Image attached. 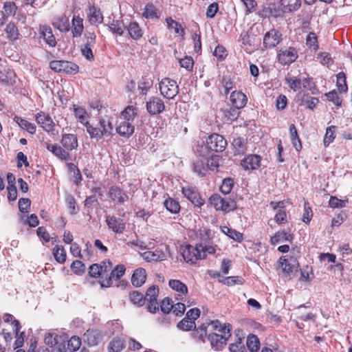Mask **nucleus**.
Returning <instances> with one entry per match:
<instances>
[{
	"instance_id": "23",
	"label": "nucleus",
	"mask_w": 352,
	"mask_h": 352,
	"mask_svg": "<svg viewBox=\"0 0 352 352\" xmlns=\"http://www.w3.org/2000/svg\"><path fill=\"white\" fill-rule=\"evenodd\" d=\"M52 25L61 32H68L70 30L69 17L65 14L54 18L52 21Z\"/></svg>"
},
{
	"instance_id": "16",
	"label": "nucleus",
	"mask_w": 352,
	"mask_h": 352,
	"mask_svg": "<svg viewBox=\"0 0 352 352\" xmlns=\"http://www.w3.org/2000/svg\"><path fill=\"white\" fill-rule=\"evenodd\" d=\"M261 162V157L260 155L251 154L245 156L241 161V165L245 170H253L260 167Z\"/></svg>"
},
{
	"instance_id": "20",
	"label": "nucleus",
	"mask_w": 352,
	"mask_h": 352,
	"mask_svg": "<svg viewBox=\"0 0 352 352\" xmlns=\"http://www.w3.org/2000/svg\"><path fill=\"white\" fill-rule=\"evenodd\" d=\"M230 100L232 106L241 109L245 106L248 98L242 91L235 90L231 93Z\"/></svg>"
},
{
	"instance_id": "45",
	"label": "nucleus",
	"mask_w": 352,
	"mask_h": 352,
	"mask_svg": "<svg viewBox=\"0 0 352 352\" xmlns=\"http://www.w3.org/2000/svg\"><path fill=\"white\" fill-rule=\"evenodd\" d=\"M63 340H65L63 336L50 333L45 337V343L50 347L53 348L61 342Z\"/></svg>"
},
{
	"instance_id": "48",
	"label": "nucleus",
	"mask_w": 352,
	"mask_h": 352,
	"mask_svg": "<svg viewBox=\"0 0 352 352\" xmlns=\"http://www.w3.org/2000/svg\"><path fill=\"white\" fill-rule=\"evenodd\" d=\"M239 109L232 106L224 110L223 116L228 121L233 122L236 120L239 115Z\"/></svg>"
},
{
	"instance_id": "30",
	"label": "nucleus",
	"mask_w": 352,
	"mask_h": 352,
	"mask_svg": "<svg viewBox=\"0 0 352 352\" xmlns=\"http://www.w3.org/2000/svg\"><path fill=\"white\" fill-rule=\"evenodd\" d=\"M280 5L284 12H292L300 8L301 0H280Z\"/></svg>"
},
{
	"instance_id": "37",
	"label": "nucleus",
	"mask_w": 352,
	"mask_h": 352,
	"mask_svg": "<svg viewBox=\"0 0 352 352\" xmlns=\"http://www.w3.org/2000/svg\"><path fill=\"white\" fill-rule=\"evenodd\" d=\"M127 30L130 36L134 40H139L143 36L142 30L141 29L139 24L135 21L131 22L129 24Z\"/></svg>"
},
{
	"instance_id": "31",
	"label": "nucleus",
	"mask_w": 352,
	"mask_h": 352,
	"mask_svg": "<svg viewBox=\"0 0 352 352\" xmlns=\"http://www.w3.org/2000/svg\"><path fill=\"white\" fill-rule=\"evenodd\" d=\"M100 338V331L96 329H88L84 334V340L89 346L97 345Z\"/></svg>"
},
{
	"instance_id": "13",
	"label": "nucleus",
	"mask_w": 352,
	"mask_h": 352,
	"mask_svg": "<svg viewBox=\"0 0 352 352\" xmlns=\"http://www.w3.org/2000/svg\"><path fill=\"white\" fill-rule=\"evenodd\" d=\"M36 122L45 131L51 132L54 130L55 123L49 113L40 111L35 116Z\"/></svg>"
},
{
	"instance_id": "4",
	"label": "nucleus",
	"mask_w": 352,
	"mask_h": 352,
	"mask_svg": "<svg viewBox=\"0 0 352 352\" xmlns=\"http://www.w3.org/2000/svg\"><path fill=\"white\" fill-rule=\"evenodd\" d=\"M208 201L216 210L229 212L236 208V204L234 201L231 199L223 198L218 194L210 196Z\"/></svg>"
},
{
	"instance_id": "41",
	"label": "nucleus",
	"mask_w": 352,
	"mask_h": 352,
	"mask_svg": "<svg viewBox=\"0 0 352 352\" xmlns=\"http://www.w3.org/2000/svg\"><path fill=\"white\" fill-rule=\"evenodd\" d=\"M246 345L250 351L256 352L260 349V341L256 336L250 334L247 338Z\"/></svg>"
},
{
	"instance_id": "44",
	"label": "nucleus",
	"mask_w": 352,
	"mask_h": 352,
	"mask_svg": "<svg viewBox=\"0 0 352 352\" xmlns=\"http://www.w3.org/2000/svg\"><path fill=\"white\" fill-rule=\"evenodd\" d=\"M100 126L102 128L101 131L103 135L111 136L113 135V124L111 122L108 120H106L103 118H99Z\"/></svg>"
},
{
	"instance_id": "18",
	"label": "nucleus",
	"mask_w": 352,
	"mask_h": 352,
	"mask_svg": "<svg viewBox=\"0 0 352 352\" xmlns=\"http://www.w3.org/2000/svg\"><path fill=\"white\" fill-rule=\"evenodd\" d=\"M279 263L282 267L283 272L287 275H290L294 271H296L298 267V261L292 256L289 258L281 256L279 258Z\"/></svg>"
},
{
	"instance_id": "34",
	"label": "nucleus",
	"mask_w": 352,
	"mask_h": 352,
	"mask_svg": "<svg viewBox=\"0 0 352 352\" xmlns=\"http://www.w3.org/2000/svg\"><path fill=\"white\" fill-rule=\"evenodd\" d=\"M73 110L74 113V116L77 119L78 122L81 123L82 124H88V118L89 114L85 110V108L78 106V104L73 105Z\"/></svg>"
},
{
	"instance_id": "17",
	"label": "nucleus",
	"mask_w": 352,
	"mask_h": 352,
	"mask_svg": "<svg viewBox=\"0 0 352 352\" xmlns=\"http://www.w3.org/2000/svg\"><path fill=\"white\" fill-rule=\"evenodd\" d=\"M87 18L91 25L98 26L103 21V14L100 9L95 6H89L87 12Z\"/></svg>"
},
{
	"instance_id": "11",
	"label": "nucleus",
	"mask_w": 352,
	"mask_h": 352,
	"mask_svg": "<svg viewBox=\"0 0 352 352\" xmlns=\"http://www.w3.org/2000/svg\"><path fill=\"white\" fill-rule=\"evenodd\" d=\"M182 193L195 207L201 208L205 204V200L201 198L200 193L195 187L184 186L182 189Z\"/></svg>"
},
{
	"instance_id": "62",
	"label": "nucleus",
	"mask_w": 352,
	"mask_h": 352,
	"mask_svg": "<svg viewBox=\"0 0 352 352\" xmlns=\"http://www.w3.org/2000/svg\"><path fill=\"white\" fill-rule=\"evenodd\" d=\"M159 294V288L157 286L153 285L148 288L144 296L145 300H156Z\"/></svg>"
},
{
	"instance_id": "28",
	"label": "nucleus",
	"mask_w": 352,
	"mask_h": 352,
	"mask_svg": "<svg viewBox=\"0 0 352 352\" xmlns=\"http://www.w3.org/2000/svg\"><path fill=\"white\" fill-rule=\"evenodd\" d=\"M168 285L171 289L179 292L178 296L180 300H183L186 297L188 293V287L182 281L175 279L170 280Z\"/></svg>"
},
{
	"instance_id": "61",
	"label": "nucleus",
	"mask_w": 352,
	"mask_h": 352,
	"mask_svg": "<svg viewBox=\"0 0 352 352\" xmlns=\"http://www.w3.org/2000/svg\"><path fill=\"white\" fill-rule=\"evenodd\" d=\"M232 145L234 148L235 154H239L240 153L244 152L245 150L243 139L240 137L234 138Z\"/></svg>"
},
{
	"instance_id": "5",
	"label": "nucleus",
	"mask_w": 352,
	"mask_h": 352,
	"mask_svg": "<svg viewBox=\"0 0 352 352\" xmlns=\"http://www.w3.org/2000/svg\"><path fill=\"white\" fill-rule=\"evenodd\" d=\"M298 58V50L292 46L281 47L277 52V60L281 65H289Z\"/></svg>"
},
{
	"instance_id": "46",
	"label": "nucleus",
	"mask_w": 352,
	"mask_h": 352,
	"mask_svg": "<svg viewBox=\"0 0 352 352\" xmlns=\"http://www.w3.org/2000/svg\"><path fill=\"white\" fill-rule=\"evenodd\" d=\"M130 301L136 305L142 306L145 303V298L143 294L138 291H132L129 294Z\"/></svg>"
},
{
	"instance_id": "60",
	"label": "nucleus",
	"mask_w": 352,
	"mask_h": 352,
	"mask_svg": "<svg viewBox=\"0 0 352 352\" xmlns=\"http://www.w3.org/2000/svg\"><path fill=\"white\" fill-rule=\"evenodd\" d=\"M213 54L217 58L218 61H222L228 56V51L224 46L218 45L215 47Z\"/></svg>"
},
{
	"instance_id": "35",
	"label": "nucleus",
	"mask_w": 352,
	"mask_h": 352,
	"mask_svg": "<svg viewBox=\"0 0 352 352\" xmlns=\"http://www.w3.org/2000/svg\"><path fill=\"white\" fill-rule=\"evenodd\" d=\"M292 240L293 236L290 233L285 231H278L271 237L270 242L271 244L275 245L285 241H292Z\"/></svg>"
},
{
	"instance_id": "32",
	"label": "nucleus",
	"mask_w": 352,
	"mask_h": 352,
	"mask_svg": "<svg viewBox=\"0 0 352 352\" xmlns=\"http://www.w3.org/2000/svg\"><path fill=\"white\" fill-rule=\"evenodd\" d=\"M16 74H15L14 69L10 67L5 68L2 72V74L0 75V80L7 85H14L16 82Z\"/></svg>"
},
{
	"instance_id": "2",
	"label": "nucleus",
	"mask_w": 352,
	"mask_h": 352,
	"mask_svg": "<svg viewBox=\"0 0 352 352\" xmlns=\"http://www.w3.org/2000/svg\"><path fill=\"white\" fill-rule=\"evenodd\" d=\"M217 332L208 335V340L212 346L219 348L225 344L231 336L232 326L230 324H221L219 320L211 321L208 324Z\"/></svg>"
},
{
	"instance_id": "57",
	"label": "nucleus",
	"mask_w": 352,
	"mask_h": 352,
	"mask_svg": "<svg viewBox=\"0 0 352 352\" xmlns=\"http://www.w3.org/2000/svg\"><path fill=\"white\" fill-rule=\"evenodd\" d=\"M109 28L111 32L119 36H122L124 33V23L122 21L113 20L109 24Z\"/></svg>"
},
{
	"instance_id": "56",
	"label": "nucleus",
	"mask_w": 352,
	"mask_h": 352,
	"mask_svg": "<svg viewBox=\"0 0 352 352\" xmlns=\"http://www.w3.org/2000/svg\"><path fill=\"white\" fill-rule=\"evenodd\" d=\"M81 346V339L78 336H74L67 341V349L71 351H78Z\"/></svg>"
},
{
	"instance_id": "21",
	"label": "nucleus",
	"mask_w": 352,
	"mask_h": 352,
	"mask_svg": "<svg viewBox=\"0 0 352 352\" xmlns=\"http://www.w3.org/2000/svg\"><path fill=\"white\" fill-rule=\"evenodd\" d=\"M13 332L15 334V341L13 344L14 349H17L23 345L25 340V333L21 332V324L19 320H14L11 324Z\"/></svg>"
},
{
	"instance_id": "52",
	"label": "nucleus",
	"mask_w": 352,
	"mask_h": 352,
	"mask_svg": "<svg viewBox=\"0 0 352 352\" xmlns=\"http://www.w3.org/2000/svg\"><path fill=\"white\" fill-rule=\"evenodd\" d=\"M192 336L198 340H204L207 335V326L205 324L200 325L198 328H194Z\"/></svg>"
},
{
	"instance_id": "6",
	"label": "nucleus",
	"mask_w": 352,
	"mask_h": 352,
	"mask_svg": "<svg viewBox=\"0 0 352 352\" xmlns=\"http://www.w3.org/2000/svg\"><path fill=\"white\" fill-rule=\"evenodd\" d=\"M159 85L161 94L168 100L173 99L179 93V85L171 78H163Z\"/></svg>"
},
{
	"instance_id": "25",
	"label": "nucleus",
	"mask_w": 352,
	"mask_h": 352,
	"mask_svg": "<svg viewBox=\"0 0 352 352\" xmlns=\"http://www.w3.org/2000/svg\"><path fill=\"white\" fill-rule=\"evenodd\" d=\"M39 30L40 34L45 43L50 47H55L56 45V41L54 35L53 34L52 28L47 25H41L40 26Z\"/></svg>"
},
{
	"instance_id": "58",
	"label": "nucleus",
	"mask_w": 352,
	"mask_h": 352,
	"mask_svg": "<svg viewBox=\"0 0 352 352\" xmlns=\"http://www.w3.org/2000/svg\"><path fill=\"white\" fill-rule=\"evenodd\" d=\"M234 184V182L233 179L230 177L224 179L222 182L221 186H220L221 192L225 195L229 194L232 190Z\"/></svg>"
},
{
	"instance_id": "9",
	"label": "nucleus",
	"mask_w": 352,
	"mask_h": 352,
	"mask_svg": "<svg viewBox=\"0 0 352 352\" xmlns=\"http://www.w3.org/2000/svg\"><path fill=\"white\" fill-rule=\"evenodd\" d=\"M227 144L224 137L218 133H212L206 139V146L212 151L222 152L226 149Z\"/></svg>"
},
{
	"instance_id": "38",
	"label": "nucleus",
	"mask_w": 352,
	"mask_h": 352,
	"mask_svg": "<svg viewBox=\"0 0 352 352\" xmlns=\"http://www.w3.org/2000/svg\"><path fill=\"white\" fill-rule=\"evenodd\" d=\"M5 32L7 34V38L11 41H15L19 38V31L14 22H10L7 24Z\"/></svg>"
},
{
	"instance_id": "59",
	"label": "nucleus",
	"mask_w": 352,
	"mask_h": 352,
	"mask_svg": "<svg viewBox=\"0 0 352 352\" xmlns=\"http://www.w3.org/2000/svg\"><path fill=\"white\" fill-rule=\"evenodd\" d=\"M72 271L76 275H82L85 271V264L79 260H76L71 264Z\"/></svg>"
},
{
	"instance_id": "53",
	"label": "nucleus",
	"mask_w": 352,
	"mask_h": 352,
	"mask_svg": "<svg viewBox=\"0 0 352 352\" xmlns=\"http://www.w3.org/2000/svg\"><path fill=\"white\" fill-rule=\"evenodd\" d=\"M177 327L182 331H190L196 327L195 322L188 317L184 318L177 325Z\"/></svg>"
},
{
	"instance_id": "51",
	"label": "nucleus",
	"mask_w": 352,
	"mask_h": 352,
	"mask_svg": "<svg viewBox=\"0 0 352 352\" xmlns=\"http://www.w3.org/2000/svg\"><path fill=\"white\" fill-rule=\"evenodd\" d=\"M306 45L307 46L314 51H317L319 48L318 37L316 34L314 32H309L306 38Z\"/></svg>"
},
{
	"instance_id": "33",
	"label": "nucleus",
	"mask_w": 352,
	"mask_h": 352,
	"mask_svg": "<svg viewBox=\"0 0 352 352\" xmlns=\"http://www.w3.org/2000/svg\"><path fill=\"white\" fill-rule=\"evenodd\" d=\"M14 121L23 130L27 131L30 134H34L36 131V126L34 123L29 122L28 120L15 116Z\"/></svg>"
},
{
	"instance_id": "15",
	"label": "nucleus",
	"mask_w": 352,
	"mask_h": 352,
	"mask_svg": "<svg viewBox=\"0 0 352 352\" xmlns=\"http://www.w3.org/2000/svg\"><path fill=\"white\" fill-rule=\"evenodd\" d=\"M126 268L124 265H118L113 270L111 269L110 271L109 276L107 277V279L101 280L102 287H110L113 283V280H117L120 279L125 272Z\"/></svg>"
},
{
	"instance_id": "42",
	"label": "nucleus",
	"mask_w": 352,
	"mask_h": 352,
	"mask_svg": "<svg viewBox=\"0 0 352 352\" xmlns=\"http://www.w3.org/2000/svg\"><path fill=\"white\" fill-rule=\"evenodd\" d=\"M221 230L225 234L236 241L241 242L243 240V234L236 230L228 226H222L221 227Z\"/></svg>"
},
{
	"instance_id": "7",
	"label": "nucleus",
	"mask_w": 352,
	"mask_h": 352,
	"mask_svg": "<svg viewBox=\"0 0 352 352\" xmlns=\"http://www.w3.org/2000/svg\"><path fill=\"white\" fill-rule=\"evenodd\" d=\"M50 67L56 72H64L67 74H76L79 71V67L74 63L67 60H52Z\"/></svg>"
},
{
	"instance_id": "3",
	"label": "nucleus",
	"mask_w": 352,
	"mask_h": 352,
	"mask_svg": "<svg viewBox=\"0 0 352 352\" xmlns=\"http://www.w3.org/2000/svg\"><path fill=\"white\" fill-rule=\"evenodd\" d=\"M204 246L201 244H197L192 246L190 244H186L180 246L179 251L184 260L190 264L195 263L198 260L205 258V254H203Z\"/></svg>"
},
{
	"instance_id": "54",
	"label": "nucleus",
	"mask_w": 352,
	"mask_h": 352,
	"mask_svg": "<svg viewBox=\"0 0 352 352\" xmlns=\"http://www.w3.org/2000/svg\"><path fill=\"white\" fill-rule=\"evenodd\" d=\"M221 157L219 155H212L207 160V168L211 170H218Z\"/></svg>"
},
{
	"instance_id": "36",
	"label": "nucleus",
	"mask_w": 352,
	"mask_h": 352,
	"mask_svg": "<svg viewBox=\"0 0 352 352\" xmlns=\"http://www.w3.org/2000/svg\"><path fill=\"white\" fill-rule=\"evenodd\" d=\"M52 254L58 263L63 264L65 263L67 253L63 245H56L52 249Z\"/></svg>"
},
{
	"instance_id": "27",
	"label": "nucleus",
	"mask_w": 352,
	"mask_h": 352,
	"mask_svg": "<svg viewBox=\"0 0 352 352\" xmlns=\"http://www.w3.org/2000/svg\"><path fill=\"white\" fill-rule=\"evenodd\" d=\"M146 278V270L142 267H140L133 272L131 277V283L135 287H141L145 283Z\"/></svg>"
},
{
	"instance_id": "8",
	"label": "nucleus",
	"mask_w": 352,
	"mask_h": 352,
	"mask_svg": "<svg viewBox=\"0 0 352 352\" xmlns=\"http://www.w3.org/2000/svg\"><path fill=\"white\" fill-rule=\"evenodd\" d=\"M107 196L114 204L120 206L124 205L129 199L126 192L118 185L110 186Z\"/></svg>"
},
{
	"instance_id": "24",
	"label": "nucleus",
	"mask_w": 352,
	"mask_h": 352,
	"mask_svg": "<svg viewBox=\"0 0 352 352\" xmlns=\"http://www.w3.org/2000/svg\"><path fill=\"white\" fill-rule=\"evenodd\" d=\"M70 29L73 37H80L84 31L83 19L79 15H74Z\"/></svg>"
},
{
	"instance_id": "29",
	"label": "nucleus",
	"mask_w": 352,
	"mask_h": 352,
	"mask_svg": "<svg viewBox=\"0 0 352 352\" xmlns=\"http://www.w3.org/2000/svg\"><path fill=\"white\" fill-rule=\"evenodd\" d=\"M138 109L136 106L128 105L124 110L120 113V120H124L133 122L135 118L138 116Z\"/></svg>"
},
{
	"instance_id": "14",
	"label": "nucleus",
	"mask_w": 352,
	"mask_h": 352,
	"mask_svg": "<svg viewBox=\"0 0 352 352\" xmlns=\"http://www.w3.org/2000/svg\"><path fill=\"white\" fill-rule=\"evenodd\" d=\"M146 108L149 114L157 115L164 111L165 105L160 98L152 96L146 102Z\"/></svg>"
},
{
	"instance_id": "10",
	"label": "nucleus",
	"mask_w": 352,
	"mask_h": 352,
	"mask_svg": "<svg viewBox=\"0 0 352 352\" xmlns=\"http://www.w3.org/2000/svg\"><path fill=\"white\" fill-rule=\"evenodd\" d=\"M105 223L108 228L115 234H122L126 230V223L124 219L113 214L107 215Z\"/></svg>"
},
{
	"instance_id": "50",
	"label": "nucleus",
	"mask_w": 352,
	"mask_h": 352,
	"mask_svg": "<svg viewBox=\"0 0 352 352\" xmlns=\"http://www.w3.org/2000/svg\"><path fill=\"white\" fill-rule=\"evenodd\" d=\"M336 86L340 93L346 92L348 87L346 82V75L343 72H340L337 74Z\"/></svg>"
},
{
	"instance_id": "12",
	"label": "nucleus",
	"mask_w": 352,
	"mask_h": 352,
	"mask_svg": "<svg viewBox=\"0 0 352 352\" xmlns=\"http://www.w3.org/2000/svg\"><path fill=\"white\" fill-rule=\"evenodd\" d=\"M283 40L281 32L276 29H271L263 36V47L265 49H272L276 47Z\"/></svg>"
},
{
	"instance_id": "1",
	"label": "nucleus",
	"mask_w": 352,
	"mask_h": 352,
	"mask_svg": "<svg viewBox=\"0 0 352 352\" xmlns=\"http://www.w3.org/2000/svg\"><path fill=\"white\" fill-rule=\"evenodd\" d=\"M60 144L59 146L56 144H47L46 148L54 155L58 159L67 161L71 159L69 151L76 149L78 146V139L75 134L63 133L61 137Z\"/></svg>"
},
{
	"instance_id": "47",
	"label": "nucleus",
	"mask_w": 352,
	"mask_h": 352,
	"mask_svg": "<svg viewBox=\"0 0 352 352\" xmlns=\"http://www.w3.org/2000/svg\"><path fill=\"white\" fill-rule=\"evenodd\" d=\"M124 347V341L121 338H116L110 342L108 351L109 352H120Z\"/></svg>"
},
{
	"instance_id": "64",
	"label": "nucleus",
	"mask_w": 352,
	"mask_h": 352,
	"mask_svg": "<svg viewBox=\"0 0 352 352\" xmlns=\"http://www.w3.org/2000/svg\"><path fill=\"white\" fill-rule=\"evenodd\" d=\"M221 85L224 89L226 95H228L231 89L234 88V82L228 76H223L221 79Z\"/></svg>"
},
{
	"instance_id": "63",
	"label": "nucleus",
	"mask_w": 352,
	"mask_h": 352,
	"mask_svg": "<svg viewBox=\"0 0 352 352\" xmlns=\"http://www.w3.org/2000/svg\"><path fill=\"white\" fill-rule=\"evenodd\" d=\"M335 126H330L327 128L326 133L324 137V144L325 146H329L335 139Z\"/></svg>"
},
{
	"instance_id": "19",
	"label": "nucleus",
	"mask_w": 352,
	"mask_h": 352,
	"mask_svg": "<svg viewBox=\"0 0 352 352\" xmlns=\"http://www.w3.org/2000/svg\"><path fill=\"white\" fill-rule=\"evenodd\" d=\"M116 130L120 136L129 138L133 134L135 126L132 122L122 120L118 123Z\"/></svg>"
},
{
	"instance_id": "40",
	"label": "nucleus",
	"mask_w": 352,
	"mask_h": 352,
	"mask_svg": "<svg viewBox=\"0 0 352 352\" xmlns=\"http://www.w3.org/2000/svg\"><path fill=\"white\" fill-rule=\"evenodd\" d=\"M164 206L168 211L173 214L179 213L181 209L179 201L171 197H168L164 201Z\"/></svg>"
},
{
	"instance_id": "49",
	"label": "nucleus",
	"mask_w": 352,
	"mask_h": 352,
	"mask_svg": "<svg viewBox=\"0 0 352 352\" xmlns=\"http://www.w3.org/2000/svg\"><path fill=\"white\" fill-rule=\"evenodd\" d=\"M142 16L146 19H158L157 9L153 3H147L145 6Z\"/></svg>"
},
{
	"instance_id": "22",
	"label": "nucleus",
	"mask_w": 352,
	"mask_h": 352,
	"mask_svg": "<svg viewBox=\"0 0 352 352\" xmlns=\"http://www.w3.org/2000/svg\"><path fill=\"white\" fill-rule=\"evenodd\" d=\"M96 37L95 34L89 33L86 44L81 48L82 55L90 61L94 59L91 47H94L95 44Z\"/></svg>"
},
{
	"instance_id": "26",
	"label": "nucleus",
	"mask_w": 352,
	"mask_h": 352,
	"mask_svg": "<svg viewBox=\"0 0 352 352\" xmlns=\"http://www.w3.org/2000/svg\"><path fill=\"white\" fill-rule=\"evenodd\" d=\"M142 258L148 262H157L161 261L166 258L165 254L160 250L154 251H146L142 253Z\"/></svg>"
},
{
	"instance_id": "43",
	"label": "nucleus",
	"mask_w": 352,
	"mask_h": 352,
	"mask_svg": "<svg viewBox=\"0 0 352 352\" xmlns=\"http://www.w3.org/2000/svg\"><path fill=\"white\" fill-rule=\"evenodd\" d=\"M112 268L113 264L109 260H104L99 263V272H101L100 277L102 280L107 279V277L109 276V273Z\"/></svg>"
},
{
	"instance_id": "55",
	"label": "nucleus",
	"mask_w": 352,
	"mask_h": 352,
	"mask_svg": "<svg viewBox=\"0 0 352 352\" xmlns=\"http://www.w3.org/2000/svg\"><path fill=\"white\" fill-rule=\"evenodd\" d=\"M84 126L86 127L87 131L91 138L98 140L102 138L103 135L100 129L94 127L89 122L87 124H85Z\"/></svg>"
},
{
	"instance_id": "39",
	"label": "nucleus",
	"mask_w": 352,
	"mask_h": 352,
	"mask_svg": "<svg viewBox=\"0 0 352 352\" xmlns=\"http://www.w3.org/2000/svg\"><path fill=\"white\" fill-rule=\"evenodd\" d=\"M166 22L169 30H173L175 34H178L184 38L185 30L179 23L173 20L170 16L166 19Z\"/></svg>"
}]
</instances>
